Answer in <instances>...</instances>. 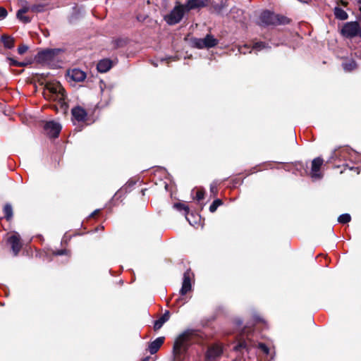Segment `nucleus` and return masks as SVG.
<instances>
[{
  "mask_svg": "<svg viewBox=\"0 0 361 361\" xmlns=\"http://www.w3.org/2000/svg\"><path fill=\"white\" fill-rule=\"evenodd\" d=\"M204 338V334L199 329H187L175 340L173 345V361H183L192 341L200 342Z\"/></svg>",
  "mask_w": 361,
  "mask_h": 361,
  "instance_id": "1",
  "label": "nucleus"
},
{
  "mask_svg": "<svg viewBox=\"0 0 361 361\" xmlns=\"http://www.w3.org/2000/svg\"><path fill=\"white\" fill-rule=\"evenodd\" d=\"M61 51L59 49H45L39 51L35 56L36 61L42 65L50 68H57L60 66L59 53Z\"/></svg>",
  "mask_w": 361,
  "mask_h": 361,
  "instance_id": "2",
  "label": "nucleus"
},
{
  "mask_svg": "<svg viewBox=\"0 0 361 361\" xmlns=\"http://www.w3.org/2000/svg\"><path fill=\"white\" fill-rule=\"evenodd\" d=\"M66 92H42L44 97L48 99H53L56 101V104L53 106V108L57 111H61L62 114H66L68 109V104L66 101L67 99L65 94Z\"/></svg>",
  "mask_w": 361,
  "mask_h": 361,
  "instance_id": "3",
  "label": "nucleus"
},
{
  "mask_svg": "<svg viewBox=\"0 0 361 361\" xmlns=\"http://www.w3.org/2000/svg\"><path fill=\"white\" fill-rule=\"evenodd\" d=\"M192 273L190 269H187L183 274L182 287L180 290V296H178L175 301L177 305L182 306L188 302V299L187 297H185V295L192 289Z\"/></svg>",
  "mask_w": 361,
  "mask_h": 361,
  "instance_id": "4",
  "label": "nucleus"
},
{
  "mask_svg": "<svg viewBox=\"0 0 361 361\" xmlns=\"http://www.w3.org/2000/svg\"><path fill=\"white\" fill-rule=\"evenodd\" d=\"M259 19L261 23L265 25H284L289 23L286 17L276 15L269 11L262 12Z\"/></svg>",
  "mask_w": 361,
  "mask_h": 361,
  "instance_id": "5",
  "label": "nucleus"
},
{
  "mask_svg": "<svg viewBox=\"0 0 361 361\" xmlns=\"http://www.w3.org/2000/svg\"><path fill=\"white\" fill-rule=\"evenodd\" d=\"M6 245L9 247L13 256L17 257L23 247V242L20 235L15 232L8 236L6 240Z\"/></svg>",
  "mask_w": 361,
  "mask_h": 361,
  "instance_id": "6",
  "label": "nucleus"
},
{
  "mask_svg": "<svg viewBox=\"0 0 361 361\" xmlns=\"http://www.w3.org/2000/svg\"><path fill=\"white\" fill-rule=\"evenodd\" d=\"M186 11L183 5L178 4L164 17V19L169 25L177 24L182 20Z\"/></svg>",
  "mask_w": 361,
  "mask_h": 361,
  "instance_id": "7",
  "label": "nucleus"
},
{
  "mask_svg": "<svg viewBox=\"0 0 361 361\" xmlns=\"http://www.w3.org/2000/svg\"><path fill=\"white\" fill-rule=\"evenodd\" d=\"M193 47L197 49H209L218 44V40L212 35H207L204 38H193L192 39Z\"/></svg>",
  "mask_w": 361,
  "mask_h": 361,
  "instance_id": "8",
  "label": "nucleus"
},
{
  "mask_svg": "<svg viewBox=\"0 0 361 361\" xmlns=\"http://www.w3.org/2000/svg\"><path fill=\"white\" fill-rule=\"evenodd\" d=\"M341 33L343 36L348 38L361 35L359 23L356 21L346 23L341 30Z\"/></svg>",
  "mask_w": 361,
  "mask_h": 361,
  "instance_id": "9",
  "label": "nucleus"
},
{
  "mask_svg": "<svg viewBox=\"0 0 361 361\" xmlns=\"http://www.w3.org/2000/svg\"><path fill=\"white\" fill-rule=\"evenodd\" d=\"M43 128L48 137L57 138L61 130V126L54 121H49L44 123Z\"/></svg>",
  "mask_w": 361,
  "mask_h": 361,
  "instance_id": "10",
  "label": "nucleus"
},
{
  "mask_svg": "<svg viewBox=\"0 0 361 361\" xmlns=\"http://www.w3.org/2000/svg\"><path fill=\"white\" fill-rule=\"evenodd\" d=\"M223 353V348L221 345L218 344H212L209 346L205 355H204V360L205 361H213L216 357H220Z\"/></svg>",
  "mask_w": 361,
  "mask_h": 361,
  "instance_id": "11",
  "label": "nucleus"
},
{
  "mask_svg": "<svg viewBox=\"0 0 361 361\" xmlns=\"http://www.w3.org/2000/svg\"><path fill=\"white\" fill-rule=\"evenodd\" d=\"M324 164V159L318 157L312 161L311 171L309 175L313 178H321L322 174L320 173V169Z\"/></svg>",
  "mask_w": 361,
  "mask_h": 361,
  "instance_id": "12",
  "label": "nucleus"
},
{
  "mask_svg": "<svg viewBox=\"0 0 361 361\" xmlns=\"http://www.w3.org/2000/svg\"><path fill=\"white\" fill-rule=\"evenodd\" d=\"M67 76L74 82H82L86 78V73L79 68H73L68 71Z\"/></svg>",
  "mask_w": 361,
  "mask_h": 361,
  "instance_id": "13",
  "label": "nucleus"
},
{
  "mask_svg": "<svg viewBox=\"0 0 361 361\" xmlns=\"http://www.w3.org/2000/svg\"><path fill=\"white\" fill-rule=\"evenodd\" d=\"M71 113L73 118L78 122L85 121L87 116L86 111L79 106L74 107L72 109Z\"/></svg>",
  "mask_w": 361,
  "mask_h": 361,
  "instance_id": "14",
  "label": "nucleus"
},
{
  "mask_svg": "<svg viewBox=\"0 0 361 361\" xmlns=\"http://www.w3.org/2000/svg\"><path fill=\"white\" fill-rule=\"evenodd\" d=\"M207 5V0H188L185 5H183L187 11L192 9L204 7Z\"/></svg>",
  "mask_w": 361,
  "mask_h": 361,
  "instance_id": "15",
  "label": "nucleus"
},
{
  "mask_svg": "<svg viewBox=\"0 0 361 361\" xmlns=\"http://www.w3.org/2000/svg\"><path fill=\"white\" fill-rule=\"evenodd\" d=\"M252 346V341L250 339H240L238 343L233 347L237 352H242L243 350L248 351Z\"/></svg>",
  "mask_w": 361,
  "mask_h": 361,
  "instance_id": "16",
  "label": "nucleus"
},
{
  "mask_svg": "<svg viewBox=\"0 0 361 361\" xmlns=\"http://www.w3.org/2000/svg\"><path fill=\"white\" fill-rule=\"evenodd\" d=\"M164 337H158L149 344L148 350L150 354H155L159 350L164 343Z\"/></svg>",
  "mask_w": 361,
  "mask_h": 361,
  "instance_id": "17",
  "label": "nucleus"
},
{
  "mask_svg": "<svg viewBox=\"0 0 361 361\" xmlns=\"http://www.w3.org/2000/svg\"><path fill=\"white\" fill-rule=\"evenodd\" d=\"M170 318V312L166 310L158 319L154 322V330L155 331L160 329L164 324Z\"/></svg>",
  "mask_w": 361,
  "mask_h": 361,
  "instance_id": "18",
  "label": "nucleus"
},
{
  "mask_svg": "<svg viewBox=\"0 0 361 361\" xmlns=\"http://www.w3.org/2000/svg\"><path fill=\"white\" fill-rule=\"evenodd\" d=\"M4 218L8 222H11L13 217V209L10 203H6L3 207Z\"/></svg>",
  "mask_w": 361,
  "mask_h": 361,
  "instance_id": "19",
  "label": "nucleus"
},
{
  "mask_svg": "<svg viewBox=\"0 0 361 361\" xmlns=\"http://www.w3.org/2000/svg\"><path fill=\"white\" fill-rule=\"evenodd\" d=\"M111 68V61L109 59H102L99 61L97 68L100 73H106Z\"/></svg>",
  "mask_w": 361,
  "mask_h": 361,
  "instance_id": "20",
  "label": "nucleus"
},
{
  "mask_svg": "<svg viewBox=\"0 0 361 361\" xmlns=\"http://www.w3.org/2000/svg\"><path fill=\"white\" fill-rule=\"evenodd\" d=\"M173 207L179 212H182V211L184 212V215L185 216V219L191 224V221L188 216V215L190 213V208L187 204H185V203H183V202H176L173 204Z\"/></svg>",
  "mask_w": 361,
  "mask_h": 361,
  "instance_id": "21",
  "label": "nucleus"
},
{
  "mask_svg": "<svg viewBox=\"0 0 361 361\" xmlns=\"http://www.w3.org/2000/svg\"><path fill=\"white\" fill-rule=\"evenodd\" d=\"M295 169L300 172L301 176L308 175V165L307 163H303L302 161H295L293 163Z\"/></svg>",
  "mask_w": 361,
  "mask_h": 361,
  "instance_id": "22",
  "label": "nucleus"
},
{
  "mask_svg": "<svg viewBox=\"0 0 361 361\" xmlns=\"http://www.w3.org/2000/svg\"><path fill=\"white\" fill-rule=\"evenodd\" d=\"M28 11H30L28 7H23L17 12V18L24 23L31 21L30 18L25 15Z\"/></svg>",
  "mask_w": 361,
  "mask_h": 361,
  "instance_id": "23",
  "label": "nucleus"
},
{
  "mask_svg": "<svg viewBox=\"0 0 361 361\" xmlns=\"http://www.w3.org/2000/svg\"><path fill=\"white\" fill-rule=\"evenodd\" d=\"M342 67L345 72H351L357 68V65L353 59H347L343 62Z\"/></svg>",
  "mask_w": 361,
  "mask_h": 361,
  "instance_id": "24",
  "label": "nucleus"
},
{
  "mask_svg": "<svg viewBox=\"0 0 361 361\" xmlns=\"http://www.w3.org/2000/svg\"><path fill=\"white\" fill-rule=\"evenodd\" d=\"M1 43L5 48L12 49L14 47V39L6 35H1Z\"/></svg>",
  "mask_w": 361,
  "mask_h": 361,
  "instance_id": "25",
  "label": "nucleus"
},
{
  "mask_svg": "<svg viewBox=\"0 0 361 361\" xmlns=\"http://www.w3.org/2000/svg\"><path fill=\"white\" fill-rule=\"evenodd\" d=\"M334 16L336 18L344 20L348 19V13L342 8L338 6H336L334 10Z\"/></svg>",
  "mask_w": 361,
  "mask_h": 361,
  "instance_id": "26",
  "label": "nucleus"
},
{
  "mask_svg": "<svg viewBox=\"0 0 361 361\" xmlns=\"http://www.w3.org/2000/svg\"><path fill=\"white\" fill-rule=\"evenodd\" d=\"M270 47L268 43H265L263 42H255L252 46V50H255L257 51H262L263 49H269Z\"/></svg>",
  "mask_w": 361,
  "mask_h": 361,
  "instance_id": "27",
  "label": "nucleus"
},
{
  "mask_svg": "<svg viewBox=\"0 0 361 361\" xmlns=\"http://www.w3.org/2000/svg\"><path fill=\"white\" fill-rule=\"evenodd\" d=\"M211 197H216L219 192V184L216 182H213L210 184L209 187Z\"/></svg>",
  "mask_w": 361,
  "mask_h": 361,
  "instance_id": "28",
  "label": "nucleus"
},
{
  "mask_svg": "<svg viewBox=\"0 0 361 361\" xmlns=\"http://www.w3.org/2000/svg\"><path fill=\"white\" fill-rule=\"evenodd\" d=\"M223 201L221 199H216L213 201L209 207V212L214 213L216 211L217 208L223 204Z\"/></svg>",
  "mask_w": 361,
  "mask_h": 361,
  "instance_id": "29",
  "label": "nucleus"
},
{
  "mask_svg": "<svg viewBox=\"0 0 361 361\" xmlns=\"http://www.w3.org/2000/svg\"><path fill=\"white\" fill-rule=\"evenodd\" d=\"M6 61H8L9 66L23 67V66H25L27 64L25 62H19V61L15 60L13 58H11V57H7Z\"/></svg>",
  "mask_w": 361,
  "mask_h": 361,
  "instance_id": "30",
  "label": "nucleus"
},
{
  "mask_svg": "<svg viewBox=\"0 0 361 361\" xmlns=\"http://www.w3.org/2000/svg\"><path fill=\"white\" fill-rule=\"evenodd\" d=\"M52 255L55 256H59V255H66L68 257L71 255V252L69 250L67 249H61L57 250H54L52 252Z\"/></svg>",
  "mask_w": 361,
  "mask_h": 361,
  "instance_id": "31",
  "label": "nucleus"
},
{
  "mask_svg": "<svg viewBox=\"0 0 361 361\" xmlns=\"http://www.w3.org/2000/svg\"><path fill=\"white\" fill-rule=\"evenodd\" d=\"M351 221V216L349 214H343L338 218V221L340 224H345Z\"/></svg>",
  "mask_w": 361,
  "mask_h": 361,
  "instance_id": "32",
  "label": "nucleus"
},
{
  "mask_svg": "<svg viewBox=\"0 0 361 361\" xmlns=\"http://www.w3.org/2000/svg\"><path fill=\"white\" fill-rule=\"evenodd\" d=\"M341 152L339 149H335L332 152L331 157L326 161V164L333 163V161L341 156Z\"/></svg>",
  "mask_w": 361,
  "mask_h": 361,
  "instance_id": "33",
  "label": "nucleus"
},
{
  "mask_svg": "<svg viewBox=\"0 0 361 361\" xmlns=\"http://www.w3.org/2000/svg\"><path fill=\"white\" fill-rule=\"evenodd\" d=\"M205 191L203 188H200L196 192L195 199L200 201L204 197Z\"/></svg>",
  "mask_w": 361,
  "mask_h": 361,
  "instance_id": "34",
  "label": "nucleus"
},
{
  "mask_svg": "<svg viewBox=\"0 0 361 361\" xmlns=\"http://www.w3.org/2000/svg\"><path fill=\"white\" fill-rule=\"evenodd\" d=\"M258 348L261 350L265 355L269 353V348L264 343H259L257 345Z\"/></svg>",
  "mask_w": 361,
  "mask_h": 361,
  "instance_id": "35",
  "label": "nucleus"
},
{
  "mask_svg": "<svg viewBox=\"0 0 361 361\" xmlns=\"http://www.w3.org/2000/svg\"><path fill=\"white\" fill-rule=\"evenodd\" d=\"M27 49L28 47L27 45L23 44L18 48V52L19 54L22 55L25 54L27 51Z\"/></svg>",
  "mask_w": 361,
  "mask_h": 361,
  "instance_id": "36",
  "label": "nucleus"
},
{
  "mask_svg": "<svg viewBox=\"0 0 361 361\" xmlns=\"http://www.w3.org/2000/svg\"><path fill=\"white\" fill-rule=\"evenodd\" d=\"M30 11L33 12H39L42 11V6H32L31 7H28Z\"/></svg>",
  "mask_w": 361,
  "mask_h": 361,
  "instance_id": "37",
  "label": "nucleus"
},
{
  "mask_svg": "<svg viewBox=\"0 0 361 361\" xmlns=\"http://www.w3.org/2000/svg\"><path fill=\"white\" fill-rule=\"evenodd\" d=\"M7 14L8 13L6 9L1 7V19L6 18L7 16Z\"/></svg>",
  "mask_w": 361,
  "mask_h": 361,
  "instance_id": "38",
  "label": "nucleus"
},
{
  "mask_svg": "<svg viewBox=\"0 0 361 361\" xmlns=\"http://www.w3.org/2000/svg\"><path fill=\"white\" fill-rule=\"evenodd\" d=\"M100 212V210L99 209H96L94 210L90 215V217H95L97 214H99V213Z\"/></svg>",
  "mask_w": 361,
  "mask_h": 361,
  "instance_id": "39",
  "label": "nucleus"
},
{
  "mask_svg": "<svg viewBox=\"0 0 361 361\" xmlns=\"http://www.w3.org/2000/svg\"><path fill=\"white\" fill-rule=\"evenodd\" d=\"M338 4H341L342 6H346L348 3L343 0H338Z\"/></svg>",
  "mask_w": 361,
  "mask_h": 361,
  "instance_id": "40",
  "label": "nucleus"
},
{
  "mask_svg": "<svg viewBox=\"0 0 361 361\" xmlns=\"http://www.w3.org/2000/svg\"><path fill=\"white\" fill-rule=\"evenodd\" d=\"M247 45H244L243 47H240L239 48V51L241 53V54H246V51H243V48H247Z\"/></svg>",
  "mask_w": 361,
  "mask_h": 361,
  "instance_id": "41",
  "label": "nucleus"
},
{
  "mask_svg": "<svg viewBox=\"0 0 361 361\" xmlns=\"http://www.w3.org/2000/svg\"><path fill=\"white\" fill-rule=\"evenodd\" d=\"M98 105H99L101 107H103L104 106V104H102V103H99Z\"/></svg>",
  "mask_w": 361,
  "mask_h": 361,
  "instance_id": "42",
  "label": "nucleus"
},
{
  "mask_svg": "<svg viewBox=\"0 0 361 361\" xmlns=\"http://www.w3.org/2000/svg\"><path fill=\"white\" fill-rule=\"evenodd\" d=\"M48 90H49V91H51V90H56V89H54V88H49V89H48Z\"/></svg>",
  "mask_w": 361,
  "mask_h": 361,
  "instance_id": "43",
  "label": "nucleus"
},
{
  "mask_svg": "<svg viewBox=\"0 0 361 361\" xmlns=\"http://www.w3.org/2000/svg\"><path fill=\"white\" fill-rule=\"evenodd\" d=\"M149 360V357H146L143 360V361H148Z\"/></svg>",
  "mask_w": 361,
  "mask_h": 361,
  "instance_id": "44",
  "label": "nucleus"
},
{
  "mask_svg": "<svg viewBox=\"0 0 361 361\" xmlns=\"http://www.w3.org/2000/svg\"><path fill=\"white\" fill-rule=\"evenodd\" d=\"M350 169L353 170V169H354V168L351 167V168H350ZM355 170L357 171V168H355Z\"/></svg>",
  "mask_w": 361,
  "mask_h": 361,
  "instance_id": "45",
  "label": "nucleus"
}]
</instances>
